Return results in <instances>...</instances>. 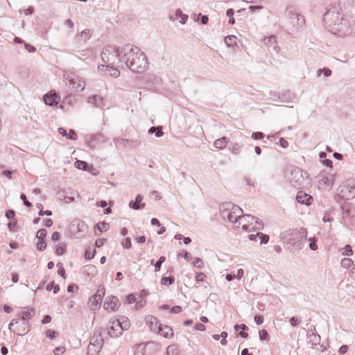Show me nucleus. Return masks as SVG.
<instances>
[{
    "label": "nucleus",
    "instance_id": "nucleus-64",
    "mask_svg": "<svg viewBox=\"0 0 355 355\" xmlns=\"http://www.w3.org/2000/svg\"><path fill=\"white\" fill-rule=\"evenodd\" d=\"M279 144L284 148H286L288 146V141L283 137H281L279 140Z\"/></svg>",
    "mask_w": 355,
    "mask_h": 355
},
{
    "label": "nucleus",
    "instance_id": "nucleus-37",
    "mask_svg": "<svg viewBox=\"0 0 355 355\" xmlns=\"http://www.w3.org/2000/svg\"><path fill=\"white\" fill-rule=\"evenodd\" d=\"M145 346L143 344H138L135 346L134 355H146L144 354Z\"/></svg>",
    "mask_w": 355,
    "mask_h": 355
},
{
    "label": "nucleus",
    "instance_id": "nucleus-27",
    "mask_svg": "<svg viewBox=\"0 0 355 355\" xmlns=\"http://www.w3.org/2000/svg\"><path fill=\"white\" fill-rule=\"evenodd\" d=\"M320 343V336L319 334L314 332L309 334L307 336V344H311L312 346L317 345Z\"/></svg>",
    "mask_w": 355,
    "mask_h": 355
},
{
    "label": "nucleus",
    "instance_id": "nucleus-18",
    "mask_svg": "<svg viewBox=\"0 0 355 355\" xmlns=\"http://www.w3.org/2000/svg\"><path fill=\"white\" fill-rule=\"evenodd\" d=\"M276 42L277 37L275 35H272L265 39V44L268 45V50L270 53L272 52L278 53L279 51V47L276 45Z\"/></svg>",
    "mask_w": 355,
    "mask_h": 355
},
{
    "label": "nucleus",
    "instance_id": "nucleus-4",
    "mask_svg": "<svg viewBox=\"0 0 355 355\" xmlns=\"http://www.w3.org/2000/svg\"><path fill=\"white\" fill-rule=\"evenodd\" d=\"M283 235L285 238L289 236L288 242L295 249L300 250L306 240L307 232L304 228L301 227L300 230H290Z\"/></svg>",
    "mask_w": 355,
    "mask_h": 355
},
{
    "label": "nucleus",
    "instance_id": "nucleus-2",
    "mask_svg": "<svg viewBox=\"0 0 355 355\" xmlns=\"http://www.w3.org/2000/svg\"><path fill=\"white\" fill-rule=\"evenodd\" d=\"M123 46L117 47L116 46L108 45L103 48L101 54V59L106 64L107 67L117 66L123 62Z\"/></svg>",
    "mask_w": 355,
    "mask_h": 355
},
{
    "label": "nucleus",
    "instance_id": "nucleus-50",
    "mask_svg": "<svg viewBox=\"0 0 355 355\" xmlns=\"http://www.w3.org/2000/svg\"><path fill=\"white\" fill-rule=\"evenodd\" d=\"M309 248L312 250H315L318 248L317 245V239L315 237H311L309 239Z\"/></svg>",
    "mask_w": 355,
    "mask_h": 355
},
{
    "label": "nucleus",
    "instance_id": "nucleus-56",
    "mask_svg": "<svg viewBox=\"0 0 355 355\" xmlns=\"http://www.w3.org/2000/svg\"><path fill=\"white\" fill-rule=\"evenodd\" d=\"M122 245L126 249H130L132 247L131 239L130 237L125 238L124 241L122 243Z\"/></svg>",
    "mask_w": 355,
    "mask_h": 355
},
{
    "label": "nucleus",
    "instance_id": "nucleus-58",
    "mask_svg": "<svg viewBox=\"0 0 355 355\" xmlns=\"http://www.w3.org/2000/svg\"><path fill=\"white\" fill-rule=\"evenodd\" d=\"M20 198L23 200L24 205H26L28 207H32L31 202H30L27 198L26 196L24 193H21L20 196Z\"/></svg>",
    "mask_w": 355,
    "mask_h": 355
},
{
    "label": "nucleus",
    "instance_id": "nucleus-33",
    "mask_svg": "<svg viewBox=\"0 0 355 355\" xmlns=\"http://www.w3.org/2000/svg\"><path fill=\"white\" fill-rule=\"evenodd\" d=\"M175 282V278L173 276L170 277H163L161 279V284L164 286H169L173 284Z\"/></svg>",
    "mask_w": 355,
    "mask_h": 355
},
{
    "label": "nucleus",
    "instance_id": "nucleus-57",
    "mask_svg": "<svg viewBox=\"0 0 355 355\" xmlns=\"http://www.w3.org/2000/svg\"><path fill=\"white\" fill-rule=\"evenodd\" d=\"M67 139L71 140H76L77 139V135L74 130L70 129L69 133H67Z\"/></svg>",
    "mask_w": 355,
    "mask_h": 355
},
{
    "label": "nucleus",
    "instance_id": "nucleus-9",
    "mask_svg": "<svg viewBox=\"0 0 355 355\" xmlns=\"http://www.w3.org/2000/svg\"><path fill=\"white\" fill-rule=\"evenodd\" d=\"M338 196L344 200H350L355 197V180H347L338 189Z\"/></svg>",
    "mask_w": 355,
    "mask_h": 355
},
{
    "label": "nucleus",
    "instance_id": "nucleus-55",
    "mask_svg": "<svg viewBox=\"0 0 355 355\" xmlns=\"http://www.w3.org/2000/svg\"><path fill=\"white\" fill-rule=\"evenodd\" d=\"M259 236L261 239L260 244H266L269 241V236L267 234H263L259 232Z\"/></svg>",
    "mask_w": 355,
    "mask_h": 355
},
{
    "label": "nucleus",
    "instance_id": "nucleus-52",
    "mask_svg": "<svg viewBox=\"0 0 355 355\" xmlns=\"http://www.w3.org/2000/svg\"><path fill=\"white\" fill-rule=\"evenodd\" d=\"M289 322L293 327H296L301 322V319L293 316L289 320Z\"/></svg>",
    "mask_w": 355,
    "mask_h": 355
},
{
    "label": "nucleus",
    "instance_id": "nucleus-21",
    "mask_svg": "<svg viewBox=\"0 0 355 355\" xmlns=\"http://www.w3.org/2000/svg\"><path fill=\"white\" fill-rule=\"evenodd\" d=\"M44 101L46 105L49 106L55 105L59 101V97L55 92H50L44 96Z\"/></svg>",
    "mask_w": 355,
    "mask_h": 355
},
{
    "label": "nucleus",
    "instance_id": "nucleus-38",
    "mask_svg": "<svg viewBox=\"0 0 355 355\" xmlns=\"http://www.w3.org/2000/svg\"><path fill=\"white\" fill-rule=\"evenodd\" d=\"M166 261V257L161 256L159 259L155 263V272H159L161 268L162 264Z\"/></svg>",
    "mask_w": 355,
    "mask_h": 355
},
{
    "label": "nucleus",
    "instance_id": "nucleus-8",
    "mask_svg": "<svg viewBox=\"0 0 355 355\" xmlns=\"http://www.w3.org/2000/svg\"><path fill=\"white\" fill-rule=\"evenodd\" d=\"M331 31H334L339 37H345L352 33V28L349 21L345 17H341L338 21L331 26Z\"/></svg>",
    "mask_w": 355,
    "mask_h": 355
},
{
    "label": "nucleus",
    "instance_id": "nucleus-47",
    "mask_svg": "<svg viewBox=\"0 0 355 355\" xmlns=\"http://www.w3.org/2000/svg\"><path fill=\"white\" fill-rule=\"evenodd\" d=\"M193 266L197 268H202L204 267V261L202 259L196 257L194 259Z\"/></svg>",
    "mask_w": 355,
    "mask_h": 355
},
{
    "label": "nucleus",
    "instance_id": "nucleus-10",
    "mask_svg": "<svg viewBox=\"0 0 355 355\" xmlns=\"http://www.w3.org/2000/svg\"><path fill=\"white\" fill-rule=\"evenodd\" d=\"M8 329L19 336H24L29 332L31 327L27 322L13 319L9 324Z\"/></svg>",
    "mask_w": 355,
    "mask_h": 355
},
{
    "label": "nucleus",
    "instance_id": "nucleus-29",
    "mask_svg": "<svg viewBox=\"0 0 355 355\" xmlns=\"http://www.w3.org/2000/svg\"><path fill=\"white\" fill-rule=\"evenodd\" d=\"M227 141L228 139L226 137H223L220 139H216L214 143V146L216 148L223 149L225 148Z\"/></svg>",
    "mask_w": 355,
    "mask_h": 355
},
{
    "label": "nucleus",
    "instance_id": "nucleus-60",
    "mask_svg": "<svg viewBox=\"0 0 355 355\" xmlns=\"http://www.w3.org/2000/svg\"><path fill=\"white\" fill-rule=\"evenodd\" d=\"M137 298H136V296L135 294L133 293H131V294H129L127 297H126V300H127V302L128 304H132V303H134L135 301H136Z\"/></svg>",
    "mask_w": 355,
    "mask_h": 355
},
{
    "label": "nucleus",
    "instance_id": "nucleus-42",
    "mask_svg": "<svg viewBox=\"0 0 355 355\" xmlns=\"http://www.w3.org/2000/svg\"><path fill=\"white\" fill-rule=\"evenodd\" d=\"M259 338L261 341H268L269 340V334L268 331L265 329H261L259 332Z\"/></svg>",
    "mask_w": 355,
    "mask_h": 355
},
{
    "label": "nucleus",
    "instance_id": "nucleus-48",
    "mask_svg": "<svg viewBox=\"0 0 355 355\" xmlns=\"http://www.w3.org/2000/svg\"><path fill=\"white\" fill-rule=\"evenodd\" d=\"M8 227L11 232H16L17 230V220H11L8 224Z\"/></svg>",
    "mask_w": 355,
    "mask_h": 355
},
{
    "label": "nucleus",
    "instance_id": "nucleus-12",
    "mask_svg": "<svg viewBox=\"0 0 355 355\" xmlns=\"http://www.w3.org/2000/svg\"><path fill=\"white\" fill-rule=\"evenodd\" d=\"M104 291L98 289L95 295L89 297L87 304L91 310L94 311L100 307L102 301V295H104Z\"/></svg>",
    "mask_w": 355,
    "mask_h": 355
},
{
    "label": "nucleus",
    "instance_id": "nucleus-32",
    "mask_svg": "<svg viewBox=\"0 0 355 355\" xmlns=\"http://www.w3.org/2000/svg\"><path fill=\"white\" fill-rule=\"evenodd\" d=\"M175 15L178 17V18H180V22L182 24H184L187 22L188 19V15L184 14L180 9H177L175 10Z\"/></svg>",
    "mask_w": 355,
    "mask_h": 355
},
{
    "label": "nucleus",
    "instance_id": "nucleus-23",
    "mask_svg": "<svg viewBox=\"0 0 355 355\" xmlns=\"http://www.w3.org/2000/svg\"><path fill=\"white\" fill-rule=\"evenodd\" d=\"M70 84L78 92H82L85 87V82L83 78L77 77L70 80Z\"/></svg>",
    "mask_w": 355,
    "mask_h": 355
},
{
    "label": "nucleus",
    "instance_id": "nucleus-36",
    "mask_svg": "<svg viewBox=\"0 0 355 355\" xmlns=\"http://www.w3.org/2000/svg\"><path fill=\"white\" fill-rule=\"evenodd\" d=\"M66 252V244L64 243H60L55 249V254L57 255H62Z\"/></svg>",
    "mask_w": 355,
    "mask_h": 355
},
{
    "label": "nucleus",
    "instance_id": "nucleus-11",
    "mask_svg": "<svg viewBox=\"0 0 355 355\" xmlns=\"http://www.w3.org/2000/svg\"><path fill=\"white\" fill-rule=\"evenodd\" d=\"M120 302L119 299L113 295L107 296L103 304V308L108 312H114L119 307Z\"/></svg>",
    "mask_w": 355,
    "mask_h": 355
},
{
    "label": "nucleus",
    "instance_id": "nucleus-62",
    "mask_svg": "<svg viewBox=\"0 0 355 355\" xmlns=\"http://www.w3.org/2000/svg\"><path fill=\"white\" fill-rule=\"evenodd\" d=\"M205 275L203 272H198L196 275V281L197 282H203L205 278Z\"/></svg>",
    "mask_w": 355,
    "mask_h": 355
},
{
    "label": "nucleus",
    "instance_id": "nucleus-6",
    "mask_svg": "<svg viewBox=\"0 0 355 355\" xmlns=\"http://www.w3.org/2000/svg\"><path fill=\"white\" fill-rule=\"evenodd\" d=\"M344 225L349 228H355V206L351 203L345 204L341 207Z\"/></svg>",
    "mask_w": 355,
    "mask_h": 355
},
{
    "label": "nucleus",
    "instance_id": "nucleus-14",
    "mask_svg": "<svg viewBox=\"0 0 355 355\" xmlns=\"http://www.w3.org/2000/svg\"><path fill=\"white\" fill-rule=\"evenodd\" d=\"M319 187H331L334 181V175H327L321 173L318 175Z\"/></svg>",
    "mask_w": 355,
    "mask_h": 355
},
{
    "label": "nucleus",
    "instance_id": "nucleus-24",
    "mask_svg": "<svg viewBox=\"0 0 355 355\" xmlns=\"http://www.w3.org/2000/svg\"><path fill=\"white\" fill-rule=\"evenodd\" d=\"M143 197L141 195L136 196L135 201L129 202V207L135 210L143 209L145 207V203L142 202Z\"/></svg>",
    "mask_w": 355,
    "mask_h": 355
},
{
    "label": "nucleus",
    "instance_id": "nucleus-61",
    "mask_svg": "<svg viewBox=\"0 0 355 355\" xmlns=\"http://www.w3.org/2000/svg\"><path fill=\"white\" fill-rule=\"evenodd\" d=\"M64 351H65L64 347H57L53 349V354L55 355H61L64 352Z\"/></svg>",
    "mask_w": 355,
    "mask_h": 355
},
{
    "label": "nucleus",
    "instance_id": "nucleus-15",
    "mask_svg": "<svg viewBox=\"0 0 355 355\" xmlns=\"http://www.w3.org/2000/svg\"><path fill=\"white\" fill-rule=\"evenodd\" d=\"M296 200L298 203L309 206L312 204L313 198L304 191H299L296 196Z\"/></svg>",
    "mask_w": 355,
    "mask_h": 355
},
{
    "label": "nucleus",
    "instance_id": "nucleus-17",
    "mask_svg": "<svg viewBox=\"0 0 355 355\" xmlns=\"http://www.w3.org/2000/svg\"><path fill=\"white\" fill-rule=\"evenodd\" d=\"M234 207V204L230 202H226L220 205V212L221 218L224 220H227V218L230 214V210H232V208Z\"/></svg>",
    "mask_w": 355,
    "mask_h": 355
},
{
    "label": "nucleus",
    "instance_id": "nucleus-16",
    "mask_svg": "<svg viewBox=\"0 0 355 355\" xmlns=\"http://www.w3.org/2000/svg\"><path fill=\"white\" fill-rule=\"evenodd\" d=\"M230 211V214L227 220L232 223L236 224L237 221L241 219V215L243 214V210L240 207L234 205V207L232 208V210Z\"/></svg>",
    "mask_w": 355,
    "mask_h": 355
},
{
    "label": "nucleus",
    "instance_id": "nucleus-44",
    "mask_svg": "<svg viewBox=\"0 0 355 355\" xmlns=\"http://www.w3.org/2000/svg\"><path fill=\"white\" fill-rule=\"evenodd\" d=\"M353 263V261L349 258H344L341 261V266L344 268H349Z\"/></svg>",
    "mask_w": 355,
    "mask_h": 355
},
{
    "label": "nucleus",
    "instance_id": "nucleus-46",
    "mask_svg": "<svg viewBox=\"0 0 355 355\" xmlns=\"http://www.w3.org/2000/svg\"><path fill=\"white\" fill-rule=\"evenodd\" d=\"M47 232L45 229H40L37 232V238L40 240H44L46 237Z\"/></svg>",
    "mask_w": 355,
    "mask_h": 355
},
{
    "label": "nucleus",
    "instance_id": "nucleus-25",
    "mask_svg": "<svg viewBox=\"0 0 355 355\" xmlns=\"http://www.w3.org/2000/svg\"><path fill=\"white\" fill-rule=\"evenodd\" d=\"M292 175L294 176L295 178H297L295 181H294V186L295 187H300V186H303L304 184V178H303V175H302V172L300 171V169L299 168H297V169H295L293 172H292Z\"/></svg>",
    "mask_w": 355,
    "mask_h": 355
},
{
    "label": "nucleus",
    "instance_id": "nucleus-53",
    "mask_svg": "<svg viewBox=\"0 0 355 355\" xmlns=\"http://www.w3.org/2000/svg\"><path fill=\"white\" fill-rule=\"evenodd\" d=\"M323 72L325 77H329L331 74V71L328 68H324L323 69H319L318 71V76H320L321 73Z\"/></svg>",
    "mask_w": 355,
    "mask_h": 355
},
{
    "label": "nucleus",
    "instance_id": "nucleus-5",
    "mask_svg": "<svg viewBox=\"0 0 355 355\" xmlns=\"http://www.w3.org/2000/svg\"><path fill=\"white\" fill-rule=\"evenodd\" d=\"M130 326L128 318L121 316L112 322V324L107 327V334L112 338L121 336L123 331L128 330Z\"/></svg>",
    "mask_w": 355,
    "mask_h": 355
},
{
    "label": "nucleus",
    "instance_id": "nucleus-54",
    "mask_svg": "<svg viewBox=\"0 0 355 355\" xmlns=\"http://www.w3.org/2000/svg\"><path fill=\"white\" fill-rule=\"evenodd\" d=\"M264 137V134L261 132H254L252 134V138L254 140L262 139Z\"/></svg>",
    "mask_w": 355,
    "mask_h": 355
},
{
    "label": "nucleus",
    "instance_id": "nucleus-3",
    "mask_svg": "<svg viewBox=\"0 0 355 355\" xmlns=\"http://www.w3.org/2000/svg\"><path fill=\"white\" fill-rule=\"evenodd\" d=\"M284 15L286 19V25L290 28L297 29L305 24L304 16L297 12L296 8L293 5L286 7Z\"/></svg>",
    "mask_w": 355,
    "mask_h": 355
},
{
    "label": "nucleus",
    "instance_id": "nucleus-20",
    "mask_svg": "<svg viewBox=\"0 0 355 355\" xmlns=\"http://www.w3.org/2000/svg\"><path fill=\"white\" fill-rule=\"evenodd\" d=\"M146 322L152 331H157L161 325L159 320L153 315H147Z\"/></svg>",
    "mask_w": 355,
    "mask_h": 355
},
{
    "label": "nucleus",
    "instance_id": "nucleus-22",
    "mask_svg": "<svg viewBox=\"0 0 355 355\" xmlns=\"http://www.w3.org/2000/svg\"><path fill=\"white\" fill-rule=\"evenodd\" d=\"M26 311H21L17 314V316L21 319V321L27 322L35 315L34 308H26Z\"/></svg>",
    "mask_w": 355,
    "mask_h": 355
},
{
    "label": "nucleus",
    "instance_id": "nucleus-45",
    "mask_svg": "<svg viewBox=\"0 0 355 355\" xmlns=\"http://www.w3.org/2000/svg\"><path fill=\"white\" fill-rule=\"evenodd\" d=\"M96 254V250L87 249L85 253V257L87 259H92Z\"/></svg>",
    "mask_w": 355,
    "mask_h": 355
},
{
    "label": "nucleus",
    "instance_id": "nucleus-13",
    "mask_svg": "<svg viewBox=\"0 0 355 355\" xmlns=\"http://www.w3.org/2000/svg\"><path fill=\"white\" fill-rule=\"evenodd\" d=\"M103 330V328L100 327L98 329H96L94 331V335L90 339L89 343L92 345H96V347L97 349H99L101 350L103 344H104V340L102 336V331Z\"/></svg>",
    "mask_w": 355,
    "mask_h": 355
},
{
    "label": "nucleus",
    "instance_id": "nucleus-19",
    "mask_svg": "<svg viewBox=\"0 0 355 355\" xmlns=\"http://www.w3.org/2000/svg\"><path fill=\"white\" fill-rule=\"evenodd\" d=\"M87 102L96 107L103 108L105 105L104 98L100 95H94L87 98Z\"/></svg>",
    "mask_w": 355,
    "mask_h": 355
},
{
    "label": "nucleus",
    "instance_id": "nucleus-1",
    "mask_svg": "<svg viewBox=\"0 0 355 355\" xmlns=\"http://www.w3.org/2000/svg\"><path fill=\"white\" fill-rule=\"evenodd\" d=\"M123 62L134 73H142L148 67L146 55L137 46L127 44L123 45Z\"/></svg>",
    "mask_w": 355,
    "mask_h": 355
},
{
    "label": "nucleus",
    "instance_id": "nucleus-34",
    "mask_svg": "<svg viewBox=\"0 0 355 355\" xmlns=\"http://www.w3.org/2000/svg\"><path fill=\"white\" fill-rule=\"evenodd\" d=\"M100 351L101 349H97V347H96V345L89 343V345L87 347V355H96Z\"/></svg>",
    "mask_w": 355,
    "mask_h": 355
},
{
    "label": "nucleus",
    "instance_id": "nucleus-41",
    "mask_svg": "<svg viewBox=\"0 0 355 355\" xmlns=\"http://www.w3.org/2000/svg\"><path fill=\"white\" fill-rule=\"evenodd\" d=\"M342 254L343 256L349 257L353 254V250L352 249V246L349 245H346L344 248L342 250Z\"/></svg>",
    "mask_w": 355,
    "mask_h": 355
},
{
    "label": "nucleus",
    "instance_id": "nucleus-30",
    "mask_svg": "<svg viewBox=\"0 0 355 355\" xmlns=\"http://www.w3.org/2000/svg\"><path fill=\"white\" fill-rule=\"evenodd\" d=\"M148 133L149 134L155 133V136L157 137H160L163 136V135H164V132L162 130V126H152L148 130Z\"/></svg>",
    "mask_w": 355,
    "mask_h": 355
},
{
    "label": "nucleus",
    "instance_id": "nucleus-7",
    "mask_svg": "<svg viewBox=\"0 0 355 355\" xmlns=\"http://www.w3.org/2000/svg\"><path fill=\"white\" fill-rule=\"evenodd\" d=\"M340 7L338 4L334 3L330 8H327V11L323 15V22L329 28L338 21L340 17Z\"/></svg>",
    "mask_w": 355,
    "mask_h": 355
},
{
    "label": "nucleus",
    "instance_id": "nucleus-35",
    "mask_svg": "<svg viewBox=\"0 0 355 355\" xmlns=\"http://www.w3.org/2000/svg\"><path fill=\"white\" fill-rule=\"evenodd\" d=\"M236 39L234 35H228L225 38V42L228 46H232L236 44Z\"/></svg>",
    "mask_w": 355,
    "mask_h": 355
},
{
    "label": "nucleus",
    "instance_id": "nucleus-59",
    "mask_svg": "<svg viewBox=\"0 0 355 355\" xmlns=\"http://www.w3.org/2000/svg\"><path fill=\"white\" fill-rule=\"evenodd\" d=\"M198 18H200L201 23L204 25L207 24L209 21L208 17L207 15H203L201 13L198 15Z\"/></svg>",
    "mask_w": 355,
    "mask_h": 355
},
{
    "label": "nucleus",
    "instance_id": "nucleus-40",
    "mask_svg": "<svg viewBox=\"0 0 355 355\" xmlns=\"http://www.w3.org/2000/svg\"><path fill=\"white\" fill-rule=\"evenodd\" d=\"M110 225L106 222H101L97 224V229L100 232L107 231Z\"/></svg>",
    "mask_w": 355,
    "mask_h": 355
},
{
    "label": "nucleus",
    "instance_id": "nucleus-28",
    "mask_svg": "<svg viewBox=\"0 0 355 355\" xmlns=\"http://www.w3.org/2000/svg\"><path fill=\"white\" fill-rule=\"evenodd\" d=\"M248 218L251 219L252 221H254L253 228L254 230H261L263 228V224L259 218H256L251 215H246V216H243V218Z\"/></svg>",
    "mask_w": 355,
    "mask_h": 355
},
{
    "label": "nucleus",
    "instance_id": "nucleus-39",
    "mask_svg": "<svg viewBox=\"0 0 355 355\" xmlns=\"http://www.w3.org/2000/svg\"><path fill=\"white\" fill-rule=\"evenodd\" d=\"M92 33L90 29H85L83 30L80 36L83 38V41H87L90 39Z\"/></svg>",
    "mask_w": 355,
    "mask_h": 355
},
{
    "label": "nucleus",
    "instance_id": "nucleus-51",
    "mask_svg": "<svg viewBox=\"0 0 355 355\" xmlns=\"http://www.w3.org/2000/svg\"><path fill=\"white\" fill-rule=\"evenodd\" d=\"M58 335V333L56 331L52 329H49L46 332V337L49 338L51 340L54 339Z\"/></svg>",
    "mask_w": 355,
    "mask_h": 355
},
{
    "label": "nucleus",
    "instance_id": "nucleus-63",
    "mask_svg": "<svg viewBox=\"0 0 355 355\" xmlns=\"http://www.w3.org/2000/svg\"><path fill=\"white\" fill-rule=\"evenodd\" d=\"M254 321L257 325H260L263 322V317L261 315H256Z\"/></svg>",
    "mask_w": 355,
    "mask_h": 355
},
{
    "label": "nucleus",
    "instance_id": "nucleus-31",
    "mask_svg": "<svg viewBox=\"0 0 355 355\" xmlns=\"http://www.w3.org/2000/svg\"><path fill=\"white\" fill-rule=\"evenodd\" d=\"M75 166L78 169H81V170H83L85 171H89V166L88 165V164L86 162L83 161V160H77L75 162Z\"/></svg>",
    "mask_w": 355,
    "mask_h": 355
},
{
    "label": "nucleus",
    "instance_id": "nucleus-43",
    "mask_svg": "<svg viewBox=\"0 0 355 355\" xmlns=\"http://www.w3.org/2000/svg\"><path fill=\"white\" fill-rule=\"evenodd\" d=\"M52 289H53V293L55 294L60 291V286L58 285H55L54 282H51L46 286V290L50 291Z\"/></svg>",
    "mask_w": 355,
    "mask_h": 355
},
{
    "label": "nucleus",
    "instance_id": "nucleus-26",
    "mask_svg": "<svg viewBox=\"0 0 355 355\" xmlns=\"http://www.w3.org/2000/svg\"><path fill=\"white\" fill-rule=\"evenodd\" d=\"M157 331L165 338H171L173 336V330L168 326L162 327V325H160Z\"/></svg>",
    "mask_w": 355,
    "mask_h": 355
},
{
    "label": "nucleus",
    "instance_id": "nucleus-49",
    "mask_svg": "<svg viewBox=\"0 0 355 355\" xmlns=\"http://www.w3.org/2000/svg\"><path fill=\"white\" fill-rule=\"evenodd\" d=\"M46 247V243L44 240H40L37 243L36 248L39 251H43Z\"/></svg>",
    "mask_w": 355,
    "mask_h": 355
}]
</instances>
